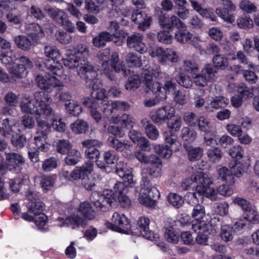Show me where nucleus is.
Wrapping results in <instances>:
<instances>
[{"instance_id":"obj_39","label":"nucleus","mask_w":259,"mask_h":259,"mask_svg":"<svg viewBox=\"0 0 259 259\" xmlns=\"http://www.w3.org/2000/svg\"><path fill=\"white\" fill-rule=\"evenodd\" d=\"M125 61L128 66L131 67H140L142 64L141 57L134 52L126 54Z\"/></svg>"},{"instance_id":"obj_7","label":"nucleus","mask_w":259,"mask_h":259,"mask_svg":"<svg viewBox=\"0 0 259 259\" xmlns=\"http://www.w3.org/2000/svg\"><path fill=\"white\" fill-rule=\"evenodd\" d=\"M90 200L97 208L102 211H106L110 208L114 197L112 191H104L101 194L94 192L90 196Z\"/></svg>"},{"instance_id":"obj_36","label":"nucleus","mask_w":259,"mask_h":259,"mask_svg":"<svg viewBox=\"0 0 259 259\" xmlns=\"http://www.w3.org/2000/svg\"><path fill=\"white\" fill-rule=\"evenodd\" d=\"M118 122H120L122 127L130 128L134 126L136 120L131 115L124 113L120 116L119 119L116 118L113 121L114 123H117Z\"/></svg>"},{"instance_id":"obj_28","label":"nucleus","mask_w":259,"mask_h":259,"mask_svg":"<svg viewBox=\"0 0 259 259\" xmlns=\"http://www.w3.org/2000/svg\"><path fill=\"white\" fill-rule=\"evenodd\" d=\"M185 149L188 154V158L190 161H194L199 160L203 155V148L197 147H194L185 144Z\"/></svg>"},{"instance_id":"obj_26","label":"nucleus","mask_w":259,"mask_h":259,"mask_svg":"<svg viewBox=\"0 0 259 259\" xmlns=\"http://www.w3.org/2000/svg\"><path fill=\"white\" fill-rule=\"evenodd\" d=\"M229 103V100L223 96H217L212 98L210 102L205 107L207 111H212V109H219L226 107Z\"/></svg>"},{"instance_id":"obj_20","label":"nucleus","mask_w":259,"mask_h":259,"mask_svg":"<svg viewBox=\"0 0 259 259\" xmlns=\"http://www.w3.org/2000/svg\"><path fill=\"white\" fill-rule=\"evenodd\" d=\"M94 165L91 162H88L81 166L76 167L72 171V178L74 180L82 179L92 172Z\"/></svg>"},{"instance_id":"obj_63","label":"nucleus","mask_w":259,"mask_h":259,"mask_svg":"<svg viewBox=\"0 0 259 259\" xmlns=\"http://www.w3.org/2000/svg\"><path fill=\"white\" fill-rule=\"evenodd\" d=\"M168 120L167 125L170 129L174 131H177L180 129L182 124V119L180 117L174 115Z\"/></svg>"},{"instance_id":"obj_34","label":"nucleus","mask_w":259,"mask_h":259,"mask_svg":"<svg viewBox=\"0 0 259 259\" xmlns=\"http://www.w3.org/2000/svg\"><path fill=\"white\" fill-rule=\"evenodd\" d=\"M161 75V72L159 66L154 64L151 68L145 69L143 71L144 81H152L153 76L158 78Z\"/></svg>"},{"instance_id":"obj_10","label":"nucleus","mask_w":259,"mask_h":259,"mask_svg":"<svg viewBox=\"0 0 259 259\" xmlns=\"http://www.w3.org/2000/svg\"><path fill=\"white\" fill-rule=\"evenodd\" d=\"M210 185H194L193 187H195V192L190 193L188 195L189 197L191 199H194L196 202L198 199L197 194L199 197L205 196L209 198L212 200H215L218 198V189L215 190L212 187H210Z\"/></svg>"},{"instance_id":"obj_55","label":"nucleus","mask_w":259,"mask_h":259,"mask_svg":"<svg viewBox=\"0 0 259 259\" xmlns=\"http://www.w3.org/2000/svg\"><path fill=\"white\" fill-rule=\"evenodd\" d=\"M207 155L211 161L215 162L221 158L222 152L219 148L214 147L207 150Z\"/></svg>"},{"instance_id":"obj_35","label":"nucleus","mask_w":259,"mask_h":259,"mask_svg":"<svg viewBox=\"0 0 259 259\" xmlns=\"http://www.w3.org/2000/svg\"><path fill=\"white\" fill-rule=\"evenodd\" d=\"M89 125L87 121L82 119H77L70 124V128L75 134L85 133L88 130Z\"/></svg>"},{"instance_id":"obj_42","label":"nucleus","mask_w":259,"mask_h":259,"mask_svg":"<svg viewBox=\"0 0 259 259\" xmlns=\"http://www.w3.org/2000/svg\"><path fill=\"white\" fill-rule=\"evenodd\" d=\"M229 9H225L222 7H218L215 9V13L219 17L222 18L225 21L232 23L235 21L234 16L231 14L232 12Z\"/></svg>"},{"instance_id":"obj_31","label":"nucleus","mask_w":259,"mask_h":259,"mask_svg":"<svg viewBox=\"0 0 259 259\" xmlns=\"http://www.w3.org/2000/svg\"><path fill=\"white\" fill-rule=\"evenodd\" d=\"M160 165V164L154 165L151 167L143 169L142 170V183H144L146 181L150 183L149 178L158 177L160 175L161 171V168L159 167Z\"/></svg>"},{"instance_id":"obj_44","label":"nucleus","mask_w":259,"mask_h":259,"mask_svg":"<svg viewBox=\"0 0 259 259\" xmlns=\"http://www.w3.org/2000/svg\"><path fill=\"white\" fill-rule=\"evenodd\" d=\"M234 228L228 225L222 226L220 236L221 239L225 242L232 240L233 238Z\"/></svg>"},{"instance_id":"obj_19","label":"nucleus","mask_w":259,"mask_h":259,"mask_svg":"<svg viewBox=\"0 0 259 259\" xmlns=\"http://www.w3.org/2000/svg\"><path fill=\"white\" fill-rule=\"evenodd\" d=\"M150 220L146 217H142L139 218L137 222L141 235L147 239L152 240L154 238V233L149 230V225Z\"/></svg>"},{"instance_id":"obj_21","label":"nucleus","mask_w":259,"mask_h":259,"mask_svg":"<svg viewBox=\"0 0 259 259\" xmlns=\"http://www.w3.org/2000/svg\"><path fill=\"white\" fill-rule=\"evenodd\" d=\"M158 21L162 27L171 29L174 26L179 27L182 25V22L176 16L172 15L170 17H166L165 15L158 16Z\"/></svg>"},{"instance_id":"obj_1","label":"nucleus","mask_w":259,"mask_h":259,"mask_svg":"<svg viewBox=\"0 0 259 259\" xmlns=\"http://www.w3.org/2000/svg\"><path fill=\"white\" fill-rule=\"evenodd\" d=\"M34 99L28 102H22L20 107L22 111L35 114L36 116H42L46 119L54 114L49 103L52 102L50 95L44 91L36 92L34 94Z\"/></svg>"},{"instance_id":"obj_14","label":"nucleus","mask_w":259,"mask_h":259,"mask_svg":"<svg viewBox=\"0 0 259 259\" xmlns=\"http://www.w3.org/2000/svg\"><path fill=\"white\" fill-rule=\"evenodd\" d=\"M198 126L200 131L204 134V142L207 146H211L214 143V132L210 126L209 121L203 116H201L197 121Z\"/></svg>"},{"instance_id":"obj_53","label":"nucleus","mask_w":259,"mask_h":259,"mask_svg":"<svg viewBox=\"0 0 259 259\" xmlns=\"http://www.w3.org/2000/svg\"><path fill=\"white\" fill-rule=\"evenodd\" d=\"M216 72L214 67L210 64L205 65L200 72L209 82L213 79Z\"/></svg>"},{"instance_id":"obj_32","label":"nucleus","mask_w":259,"mask_h":259,"mask_svg":"<svg viewBox=\"0 0 259 259\" xmlns=\"http://www.w3.org/2000/svg\"><path fill=\"white\" fill-rule=\"evenodd\" d=\"M40 179V185L43 191L47 192L49 190H52L55 181L57 179V176L55 175H52L49 176H44L40 178L35 177Z\"/></svg>"},{"instance_id":"obj_41","label":"nucleus","mask_w":259,"mask_h":259,"mask_svg":"<svg viewBox=\"0 0 259 259\" xmlns=\"http://www.w3.org/2000/svg\"><path fill=\"white\" fill-rule=\"evenodd\" d=\"M65 159V162L67 165H73L77 164L81 159L80 152L75 149H71Z\"/></svg>"},{"instance_id":"obj_37","label":"nucleus","mask_w":259,"mask_h":259,"mask_svg":"<svg viewBox=\"0 0 259 259\" xmlns=\"http://www.w3.org/2000/svg\"><path fill=\"white\" fill-rule=\"evenodd\" d=\"M181 137L184 141L190 143L193 142L196 139L197 133L193 128L184 127L181 131Z\"/></svg>"},{"instance_id":"obj_46","label":"nucleus","mask_w":259,"mask_h":259,"mask_svg":"<svg viewBox=\"0 0 259 259\" xmlns=\"http://www.w3.org/2000/svg\"><path fill=\"white\" fill-rule=\"evenodd\" d=\"M16 56L13 50L2 51L0 54V60L2 62L8 65L13 63L16 60Z\"/></svg>"},{"instance_id":"obj_61","label":"nucleus","mask_w":259,"mask_h":259,"mask_svg":"<svg viewBox=\"0 0 259 259\" xmlns=\"http://www.w3.org/2000/svg\"><path fill=\"white\" fill-rule=\"evenodd\" d=\"M37 215H38V217H36L34 220L36 225L40 230L47 231L48 229L43 227L46 225L48 221L47 215L43 213L38 214Z\"/></svg>"},{"instance_id":"obj_3","label":"nucleus","mask_w":259,"mask_h":259,"mask_svg":"<svg viewBox=\"0 0 259 259\" xmlns=\"http://www.w3.org/2000/svg\"><path fill=\"white\" fill-rule=\"evenodd\" d=\"M79 212L83 216L81 217L77 214H73L66 219V224L71 227L72 229L80 226L84 227L87 224V220H92L95 217V212L93 209L91 203L85 201L80 203L79 208Z\"/></svg>"},{"instance_id":"obj_45","label":"nucleus","mask_w":259,"mask_h":259,"mask_svg":"<svg viewBox=\"0 0 259 259\" xmlns=\"http://www.w3.org/2000/svg\"><path fill=\"white\" fill-rule=\"evenodd\" d=\"M58 160L55 157H50L42 161L41 168L46 172L52 171L57 167Z\"/></svg>"},{"instance_id":"obj_12","label":"nucleus","mask_w":259,"mask_h":259,"mask_svg":"<svg viewBox=\"0 0 259 259\" xmlns=\"http://www.w3.org/2000/svg\"><path fill=\"white\" fill-rule=\"evenodd\" d=\"M36 81L40 89L49 92L54 88L63 87V83L54 76L44 77L42 75H38L36 77Z\"/></svg>"},{"instance_id":"obj_54","label":"nucleus","mask_w":259,"mask_h":259,"mask_svg":"<svg viewBox=\"0 0 259 259\" xmlns=\"http://www.w3.org/2000/svg\"><path fill=\"white\" fill-rule=\"evenodd\" d=\"M9 72L14 77L17 78H23L27 73L24 67L18 65L11 67L9 69Z\"/></svg>"},{"instance_id":"obj_29","label":"nucleus","mask_w":259,"mask_h":259,"mask_svg":"<svg viewBox=\"0 0 259 259\" xmlns=\"http://www.w3.org/2000/svg\"><path fill=\"white\" fill-rule=\"evenodd\" d=\"M107 143L109 147L119 152H122L130 147L127 141H121L113 136L108 138Z\"/></svg>"},{"instance_id":"obj_11","label":"nucleus","mask_w":259,"mask_h":259,"mask_svg":"<svg viewBox=\"0 0 259 259\" xmlns=\"http://www.w3.org/2000/svg\"><path fill=\"white\" fill-rule=\"evenodd\" d=\"M107 227L111 230L123 232L124 229L130 227L129 221L123 213L115 212L112 217V223H107Z\"/></svg>"},{"instance_id":"obj_49","label":"nucleus","mask_w":259,"mask_h":259,"mask_svg":"<svg viewBox=\"0 0 259 259\" xmlns=\"http://www.w3.org/2000/svg\"><path fill=\"white\" fill-rule=\"evenodd\" d=\"M213 62L215 68L221 69L226 68L229 64L227 58L221 54L215 55L213 58Z\"/></svg>"},{"instance_id":"obj_52","label":"nucleus","mask_w":259,"mask_h":259,"mask_svg":"<svg viewBox=\"0 0 259 259\" xmlns=\"http://www.w3.org/2000/svg\"><path fill=\"white\" fill-rule=\"evenodd\" d=\"M27 207L30 212L37 215L41 213L44 207V204L38 200L32 202H28Z\"/></svg>"},{"instance_id":"obj_62","label":"nucleus","mask_w":259,"mask_h":259,"mask_svg":"<svg viewBox=\"0 0 259 259\" xmlns=\"http://www.w3.org/2000/svg\"><path fill=\"white\" fill-rule=\"evenodd\" d=\"M65 106L69 113L73 115H78L82 111L80 106L74 101L69 102L68 104H66Z\"/></svg>"},{"instance_id":"obj_8","label":"nucleus","mask_w":259,"mask_h":259,"mask_svg":"<svg viewBox=\"0 0 259 259\" xmlns=\"http://www.w3.org/2000/svg\"><path fill=\"white\" fill-rule=\"evenodd\" d=\"M191 215L195 219L192 224V228L194 231L198 230L205 231L207 228L209 227V225L207 222L201 220L205 216L204 206L199 204L194 206Z\"/></svg>"},{"instance_id":"obj_25","label":"nucleus","mask_w":259,"mask_h":259,"mask_svg":"<svg viewBox=\"0 0 259 259\" xmlns=\"http://www.w3.org/2000/svg\"><path fill=\"white\" fill-rule=\"evenodd\" d=\"M25 29L28 32L29 36L35 41H37L44 35L42 28L40 25L36 23L26 24Z\"/></svg>"},{"instance_id":"obj_6","label":"nucleus","mask_w":259,"mask_h":259,"mask_svg":"<svg viewBox=\"0 0 259 259\" xmlns=\"http://www.w3.org/2000/svg\"><path fill=\"white\" fill-rule=\"evenodd\" d=\"M141 185L142 188L138 198L140 203L147 206H154L155 199L160 196L158 190L147 181L141 183Z\"/></svg>"},{"instance_id":"obj_51","label":"nucleus","mask_w":259,"mask_h":259,"mask_svg":"<svg viewBox=\"0 0 259 259\" xmlns=\"http://www.w3.org/2000/svg\"><path fill=\"white\" fill-rule=\"evenodd\" d=\"M64 65L70 68H74L79 66L80 63L79 59L75 55L67 56L66 58L62 59Z\"/></svg>"},{"instance_id":"obj_23","label":"nucleus","mask_w":259,"mask_h":259,"mask_svg":"<svg viewBox=\"0 0 259 259\" xmlns=\"http://www.w3.org/2000/svg\"><path fill=\"white\" fill-rule=\"evenodd\" d=\"M114 34H111L107 31H102L92 40L94 46L97 48H102L105 46L107 42L111 41L113 40Z\"/></svg>"},{"instance_id":"obj_15","label":"nucleus","mask_w":259,"mask_h":259,"mask_svg":"<svg viewBox=\"0 0 259 259\" xmlns=\"http://www.w3.org/2000/svg\"><path fill=\"white\" fill-rule=\"evenodd\" d=\"M230 168L229 169L226 167H223L218 170V175L220 178L224 181H226L228 184L233 185L235 183L234 176L236 177H240L241 176V170H239L238 171H236L235 169H238L240 167L239 164H236L235 165H231V163L229 164Z\"/></svg>"},{"instance_id":"obj_9","label":"nucleus","mask_w":259,"mask_h":259,"mask_svg":"<svg viewBox=\"0 0 259 259\" xmlns=\"http://www.w3.org/2000/svg\"><path fill=\"white\" fill-rule=\"evenodd\" d=\"M212 182L206 174L201 169L193 172L190 179H186L181 184V188L183 190L189 189L192 185L197 184V185H210Z\"/></svg>"},{"instance_id":"obj_40","label":"nucleus","mask_w":259,"mask_h":259,"mask_svg":"<svg viewBox=\"0 0 259 259\" xmlns=\"http://www.w3.org/2000/svg\"><path fill=\"white\" fill-rule=\"evenodd\" d=\"M14 41L19 48L24 51L29 50L32 46L30 39L26 36L23 35L16 36L14 38Z\"/></svg>"},{"instance_id":"obj_24","label":"nucleus","mask_w":259,"mask_h":259,"mask_svg":"<svg viewBox=\"0 0 259 259\" xmlns=\"http://www.w3.org/2000/svg\"><path fill=\"white\" fill-rule=\"evenodd\" d=\"M44 10L50 18L59 24L67 16L66 14L62 10L56 7H52L50 6H46L44 8Z\"/></svg>"},{"instance_id":"obj_33","label":"nucleus","mask_w":259,"mask_h":259,"mask_svg":"<svg viewBox=\"0 0 259 259\" xmlns=\"http://www.w3.org/2000/svg\"><path fill=\"white\" fill-rule=\"evenodd\" d=\"M141 123L148 137L153 140H156L159 137V132L156 127L146 119H143Z\"/></svg>"},{"instance_id":"obj_57","label":"nucleus","mask_w":259,"mask_h":259,"mask_svg":"<svg viewBox=\"0 0 259 259\" xmlns=\"http://www.w3.org/2000/svg\"><path fill=\"white\" fill-rule=\"evenodd\" d=\"M141 84V80L138 75H134L128 79L127 82L125 84L126 90L134 91L138 89Z\"/></svg>"},{"instance_id":"obj_38","label":"nucleus","mask_w":259,"mask_h":259,"mask_svg":"<svg viewBox=\"0 0 259 259\" xmlns=\"http://www.w3.org/2000/svg\"><path fill=\"white\" fill-rule=\"evenodd\" d=\"M56 151L61 154H66L71 150L72 145L68 140L61 139L56 142Z\"/></svg>"},{"instance_id":"obj_2","label":"nucleus","mask_w":259,"mask_h":259,"mask_svg":"<svg viewBox=\"0 0 259 259\" xmlns=\"http://www.w3.org/2000/svg\"><path fill=\"white\" fill-rule=\"evenodd\" d=\"M44 53L47 57L51 58L52 60L46 59L43 62L40 59L39 62H41L42 64H38L36 66L44 71L50 72L54 75L62 77L63 74V66L60 63L54 61V59L60 57L59 50L54 46H46L44 48Z\"/></svg>"},{"instance_id":"obj_18","label":"nucleus","mask_w":259,"mask_h":259,"mask_svg":"<svg viewBox=\"0 0 259 259\" xmlns=\"http://www.w3.org/2000/svg\"><path fill=\"white\" fill-rule=\"evenodd\" d=\"M132 20L138 24V28L140 30H145L150 25L151 18L147 17L146 14L138 11L133 13L131 16Z\"/></svg>"},{"instance_id":"obj_30","label":"nucleus","mask_w":259,"mask_h":259,"mask_svg":"<svg viewBox=\"0 0 259 259\" xmlns=\"http://www.w3.org/2000/svg\"><path fill=\"white\" fill-rule=\"evenodd\" d=\"M16 123V121L12 118H6L3 120L2 126H0V134L5 137L12 135L13 127Z\"/></svg>"},{"instance_id":"obj_13","label":"nucleus","mask_w":259,"mask_h":259,"mask_svg":"<svg viewBox=\"0 0 259 259\" xmlns=\"http://www.w3.org/2000/svg\"><path fill=\"white\" fill-rule=\"evenodd\" d=\"M126 45L130 49L140 54H144L147 51V47L143 42V35L139 33L135 32L127 36Z\"/></svg>"},{"instance_id":"obj_58","label":"nucleus","mask_w":259,"mask_h":259,"mask_svg":"<svg viewBox=\"0 0 259 259\" xmlns=\"http://www.w3.org/2000/svg\"><path fill=\"white\" fill-rule=\"evenodd\" d=\"M167 198L169 203L176 208L181 207L184 202L182 197L176 193H170Z\"/></svg>"},{"instance_id":"obj_47","label":"nucleus","mask_w":259,"mask_h":259,"mask_svg":"<svg viewBox=\"0 0 259 259\" xmlns=\"http://www.w3.org/2000/svg\"><path fill=\"white\" fill-rule=\"evenodd\" d=\"M236 91L242 98L248 99L253 94V91L244 83H240L236 86Z\"/></svg>"},{"instance_id":"obj_43","label":"nucleus","mask_w":259,"mask_h":259,"mask_svg":"<svg viewBox=\"0 0 259 259\" xmlns=\"http://www.w3.org/2000/svg\"><path fill=\"white\" fill-rule=\"evenodd\" d=\"M171 224V226L166 228L164 236L167 241L173 243H177L179 240L180 235L172 227V226L175 225V222L172 221Z\"/></svg>"},{"instance_id":"obj_4","label":"nucleus","mask_w":259,"mask_h":259,"mask_svg":"<svg viewBox=\"0 0 259 259\" xmlns=\"http://www.w3.org/2000/svg\"><path fill=\"white\" fill-rule=\"evenodd\" d=\"M3 162V158L0 157V175L5 174L7 170L18 174L21 172L25 160L23 157L18 153H9L6 154L5 164Z\"/></svg>"},{"instance_id":"obj_56","label":"nucleus","mask_w":259,"mask_h":259,"mask_svg":"<svg viewBox=\"0 0 259 259\" xmlns=\"http://www.w3.org/2000/svg\"><path fill=\"white\" fill-rule=\"evenodd\" d=\"M11 142L14 146L17 148H21L26 143V139L23 135L15 134L12 135Z\"/></svg>"},{"instance_id":"obj_60","label":"nucleus","mask_w":259,"mask_h":259,"mask_svg":"<svg viewBox=\"0 0 259 259\" xmlns=\"http://www.w3.org/2000/svg\"><path fill=\"white\" fill-rule=\"evenodd\" d=\"M41 118H44L42 116H36L37 125L39 128V133H42L43 134L48 135L51 131V126L48 122L43 120Z\"/></svg>"},{"instance_id":"obj_64","label":"nucleus","mask_w":259,"mask_h":259,"mask_svg":"<svg viewBox=\"0 0 259 259\" xmlns=\"http://www.w3.org/2000/svg\"><path fill=\"white\" fill-rule=\"evenodd\" d=\"M185 122L189 126H195L198 120V119L193 112H186L183 116Z\"/></svg>"},{"instance_id":"obj_22","label":"nucleus","mask_w":259,"mask_h":259,"mask_svg":"<svg viewBox=\"0 0 259 259\" xmlns=\"http://www.w3.org/2000/svg\"><path fill=\"white\" fill-rule=\"evenodd\" d=\"M83 104L88 108L90 109V112L92 117L97 122H99L102 119V114L98 110L99 103L95 99L89 98L85 99Z\"/></svg>"},{"instance_id":"obj_17","label":"nucleus","mask_w":259,"mask_h":259,"mask_svg":"<svg viewBox=\"0 0 259 259\" xmlns=\"http://www.w3.org/2000/svg\"><path fill=\"white\" fill-rule=\"evenodd\" d=\"M78 74L84 80L93 79L97 77L98 74L91 63L87 60H83L80 63Z\"/></svg>"},{"instance_id":"obj_50","label":"nucleus","mask_w":259,"mask_h":259,"mask_svg":"<svg viewBox=\"0 0 259 259\" xmlns=\"http://www.w3.org/2000/svg\"><path fill=\"white\" fill-rule=\"evenodd\" d=\"M158 41L164 44H170L172 41V36L169 31L160 30L157 34Z\"/></svg>"},{"instance_id":"obj_27","label":"nucleus","mask_w":259,"mask_h":259,"mask_svg":"<svg viewBox=\"0 0 259 259\" xmlns=\"http://www.w3.org/2000/svg\"><path fill=\"white\" fill-rule=\"evenodd\" d=\"M178 30L175 35V39L179 42L185 44L192 38V34L187 29L184 23L179 27H176Z\"/></svg>"},{"instance_id":"obj_48","label":"nucleus","mask_w":259,"mask_h":259,"mask_svg":"<svg viewBox=\"0 0 259 259\" xmlns=\"http://www.w3.org/2000/svg\"><path fill=\"white\" fill-rule=\"evenodd\" d=\"M166 50L161 47H157L152 49L149 53L153 58H156L161 64H165V54Z\"/></svg>"},{"instance_id":"obj_5","label":"nucleus","mask_w":259,"mask_h":259,"mask_svg":"<svg viewBox=\"0 0 259 259\" xmlns=\"http://www.w3.org/2000/svg\"><path fill=\"white\" fill-rule=\"evenodd\" d=\"M116 172L123 180L117 182L113 187V191L117 196L123 193L125 187L133 186L134 182L131 169L127 168L126 165L120 161L116 165Z\"/></svg>"},{"instance_id":"obj_59","label":"nucleus","mask_w":259,"mask_h":259,"mask_svg":"<svg viewBox=\"0 0 259 259\" xmlns=\"http://www.w3.org/2000/svg\"><path fill=\"white\" fill-rule=\"evenodd\" d=\"M56 38L62 44H68L72 41L71 35L63 31H57L56 33Z\"/></svg>"},{"instance_id":"obj_16","label":"nucleus","mask_w":259,"mask_h":259,"mask_svg":"<svg viewBox=\"0 0 259 259\" xmlns=\"http://www.w3.org/2000/svg\"><path fill=\"white\" fill-rule=\"evenodd\" d=\"M175 113V110L172 107L165 106L159 108L155 113L151 114V118L155 123L161 124L166 120L172 117Z\"/></svg>"}]
</instances>
